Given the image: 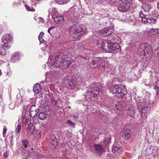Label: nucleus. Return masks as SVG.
Segmentation results:
<instances>
[{"instance_id":"obj_1","label":"nucleus","mask_w":159,"mask_h":159,"mask_svg":"<svg viewBox=\"0 0 159 159\" xmlns=\"http://www.w3.org/2000/svg\"><path fill=\"white\" fill-rule=\"evenodd\" d=\"M72 57L71 53L67 51L63 52H58L55 55V58L52 62L54 68L59 69H66L72 62V59L66 60V58L70 59Z\"/></svg>"},{"instance_id":"obj_42","label":"nucleus","mask_w":159,"mask_h":159,"mask_svg":"<svg viewBox=\"0 0 159 159\" xmlns=\"http://www.w3.org/2000/svg\"><path fill=\"white\" fill-rule=\"evenodd\" d=\"M25 7L26 9L29 11H35V9H34L33 8L30 7L27 5H25Z\"/></svg>"},{"instance_id":"obj_18","label":"nucleus","mask_w":159,"mask_h":159,"mask_svg":"<svg viewBox=\"0 0 159 159\" xmlns=\"http://www.w3.org/2000/svg\"><path fill=\"white\" fill-rule=\"evenodd\" d=\"M93 148L97 153H100L103 150L104 148L102 146L99 144H94Z\"/></svg>"},{"instance_id":"obj_59","label":"nucleus","mask_w":159,"mask_h":159,"mask_svg":"<svg viewBox=\"0 0 159 159\" xmlns=\"http://www.w3.org/2000/svg\"><path fill=\"white\" fill-rule=\"evenodd\" d=\"M137 106H138V108L139 109V107L138 105Z\"/></svg>"},{"instance_id":"obj_62","label":"nucleus","mask_w":159,"mask_h":159,"mask_svg":"<svg viewBox=\"0 0 159 159\" xmlns=\"http://www.w3.org/2000/svg\"><path fill=\"white\" fill-rule=\"evenodd\" d=\"M37 114H35V116H36L37 115Z\"/></svg>"},{"instance_id":"obj_21","label":"nucleus","mask_w":159,"mask_h":159,"mask_svg":"<svg viewBox=\"0 0 159 159\" xmlns=\"http://www.w3.org/2000/svg\"><path fill=\"white\" fill-rule=\"evenodd\" d=\"M112 50L110 51V52H112L114 51H117V52H119L120 51L121 49L120 46L118 44H114L113 43V45L112 46V47H111Z\"/></svg>"},{"instance_id":"obj_13","label":"nucleus","mask_w":159,"mask_h":159,"mask_svg":"<svg viewBox=\"0 0 159 159\" xmlns=\"http://www.w3.org/2000/svg\"><path fill=\"white\" fill-rule=\"evenodd\" d=\"M130 7L129 3H123L122 4L119 6L118 9L120 11H127Z\"/></svg>"},{"instance_id":"obj_32","label":"nucleus","mask_w":159,"mask_h":159,"mask_svg":"<svg viewBox=\"0 0 159 159\" xmlns=\"http://www.w3.org/2000/svg\"><path fill=\"white\" fill-rule=\"evenodd\" d=\"M55 1L60 4H63L68 2L70 0H55Z\"/></svg>"},{"instance_id":"obj_47","label":"nucleus","mask_w":159,"mask_h":159,"mask_svg":"<svg viewBox=\"0 0 159 159\" xmlns=\"http://www.w3.org/2000/svg\"><path fill=\"white\" fill-rule=\"evenodd\" d=\"M140 1H145L146 3H150L152 2H153L154 1L153 0H139Z\"/></svg>"},{"instance_id":"obj_10","label":"nucleus","mask_w":159,"mask_h":159,"mask_svg":"<svg viewBox=\"0 0 159 159\" xmlns=\"http://www.w3.org/2000/svg\"><path fill=\"white\" fill-rule=\"evenodd\" d=\"M118 95L119 97H120L121 98L124 97V96L127 93V91L125 87L121 84L118 85Z\"/></svg>"},{"instance_id":"obj_9","label":"nucleus","mask_w":159,"mask_h":159,"mask_svg":"<svg viewBox=\"0 0 159 159\" xmlns=\"http://www.w3.org/2000/svg\"><path fill=\"white\" fill-rule=\"evenodd\" d=\"M113 45L112 41L109 40H104L102 45V47L104 50L110 52L112 50L111 47Z\"/></svg>"},{"instance_id":"obj_49","label":"nucleus","mask_w":159,"mask_h":159,"mask_svg":"<svg viewBox=\"0 0 159 159\" xmlns=\"http://www.w3.org/2000/svg\"><path fill=\"white\" fill-rule=\"evenodd\" d=\"M9 156V153L8 152H6L4 154V156L5 158H7Z\"/></svg>"},{"instance_id":"obj_40","label":"nucleus","mask_w":159,"mask_h":159,"mask_svg":"<svg viewBox=\"0 0 159 159\" xmlns=\"http://www.w3.org/2000/svg\"><path fill=\"white\" fill-rule=\"evenodd\" d=\"M4 128L3 129V132H2V134L3 137H5V134L7 132V127L5 126H3Z\"/></svg>"},{"instance_id":"obj_58","label":"nucleus","mask_w":159,"mask_h":159,"mask_svg":"<svg viewBox=\"0 0 159 159\" xmlns=\"http://www.w3.org/2000/svg\"><path fill=\"white\" fill-rule=\"evenodd\" d=\"M1 74H2V72H1V70L0 69V76L1 75Z\"/></svg>"},{"instance_id":"obj_6","label":"nucleus","mask_w":159,"mask_h":159,"mask_svg":"<svg viewBox=\"0 0 159 159\" xmlns=\"http://www.w3.org/2000/svg\"><path fill=\"white\" fill-rule=\"evenodd\" d=\"M51 13L49 12L48 16L49 17ZM51 15L52 17L53 20L55 23L59 24H62L64 23V19L63 17L61 16L60 15H58L55 9H52Z\"/></svg>"},{"instance_id":"obj_44","label":"nucleus","mask_w":159,"mask_h":159,"mask_svg":"<svg viewBox=\"0 0 159 159\" xmlns=\"http://www.w3.org/2000/svg\"><path fill=\"white\" fill-rule=\"evenodd\" d=\"M141 20L142 22H143L144 23H147L148 22V18L146 17V16L143 18L141 19Z\"/></svg>"},{"instance_id":"obj_7","label":"nucleus","mask_w":159,"mask_h":159,"mask_svg":"<svg viewBox=\"0 0 159 159\" xmlns=\"http://www.w3.org/2000/svg\"><path fill=\"white\" fill-rule=\"evenodd\" d=\"M84 44L83 43H80L78 45V49H80L81 50H82L83 52V53L82 52L81 54L79 55V58L81 59L82 61H85V60L87 61L89 57V55L87 54L84 53V52H86L84 51V50L86 51V47L87 46Z\"/></svg>"},{"instance_id":"obj_37","label":"nucleus","mask_w":159,"mask_h":159,"mask_svg":"<svg viewBox=\"0 0 159 159\" xmlns=\"http://www.w3.org/2000/svg\"><path fill=\"white\" fill-rule=\"evenodd\" d=\"M54 28V27H50L48 30V32L50 34V35H52V34H53L54 30L53 29Z\"/></svg>"},{"instance_id":"obj_15","label":"nucleus","mask_w":159,"mask_h":159,"mask_svg":"<svg viewBox=\"0 0 159 159\" xmlns=\"http://www.w3.org/2000/svg\"><path fill=\"white\" fill-rule=\"evenodd\" d=\"M23 120V127L25 129H27L28 128L30 127V121L28 119L24 118V119H22L21 120V121Z\"/></svg>"},{"instance_id":"obj_51","label":"nucleus","mask_w":159,"mask_h":159,"mask_svg":"<svg viewBox=\"0 0 159 159\" xmlns=\"http://www.w3.org/2000/svg\"><path fill=\"white\" fill-rule=\"evenodd\" d=\"M38 19L39 20V21L40 22H43L44 21V20L42 17H39L38 18Z\"/></svg>"},{"instance_id":"obj_5","label":"nucleus","mask_w":159,"mask_h":159,"mask_svg":"<svg viewBox=\"0 0 159 159\" xmlns=\"http://www.w3.org/2000/svg\"><path fill=\"white\" fill-rule=\"evenodd\" d=\"M72 76L69 75L66 76L64 80V83L69 89H74L78 87V85L75 81H73Z\"/></svg>"},{"instance_id":"obj_8","label":"nucleus","mask_w":159,"mask_h":159,"mask_svg":"<svg viewBox=\"0 0 159 159\" xmlns=\"http://www.w3.org/2000/svg\"><path fill=\"white\" fill-rule=\"evenodd\" d=\"M114 32L113 27H107L100 30L99 34L102 37H106L110 35Z\"/></svg>"},{"instance_id":"obj_53","label":"nucleus","mask_w":159,"mask_h":159,"mask_svg":"<svg viewBox=\"0 0 159 159\" xmlns=\"http://www.w3.org/2000/svg\"><path fill=\"white\" fill-rule=\"evenodd\" d=\"M7 75H8V76L10 77L11 75V73H7Z\"/></svg>"},{"instance_id":"obj_38","label":"nucleus","mask_w":159,"mask_h":159,"mask_svg":"<svg viewBox=\"0 0 159 159\" xmlns=\"http://www.w3.org/2000/svg\"><path fill=\"white\" fill-rule=\"evenodd\" d=\"M111 143V138L109 137L108 138L106 139L105 141L103 142V143L106 145H108Z\"/></svg>"},{"instance_id":"obj_24","label":"nucleus","mask_w":159,"mask_h":159,"mask_svg":"<svg viewBox=\"0 0 159 159\" xmlns=\"http://www.w3.org/2000/svg\"><path fill=\"white\" fill-rule=\"evenodd\" d=\"M96 60L98 64V66L101 68L102 65H104L105 63L104 62V60L100 57H97L96 58Z\"/></svg>"},{"instance_id":"obj_26","label":"nucleus","mask_w":159,"mask_h":159,"mask_svg":"<svg viewBox=\"0 0 159 159\" xmlns=\"http://www.w3.org/2000/svg\"><path fill=\"white\" fill-rule=\"evenodd\" d=\"M19 53L18 52H15L11 58V61L13 63L15 62L16 61H17L19 59Z\"/></svg>"},{"instance_id":"obj_50","label":"nucleus","mask_w":159,"mask_h":159,"mask_svg":"<svg viewBox=\"0 0 159 159\" xmlns=\"http://www.w3.org/2000/svg\"><path fill=\"white\" fill-rule=\"evenodd\" d=\"M139 16L141 19L145 17V16L142 13H141L139 14Z\"/></svg>"},{"instance_id":"obj_57","label":"nucleus","mask_w":159,"mask_h":159,"mask_svg":"<svg viewBox=\"0 0 159 159\" xmlns=\"http://www.w3.org/2000/svg\"><path fill=\"white\" fill-rule=\"evenodd\" d=\"M43 67L44 68H45V67H46V65H44V66H43Z\"/></svg>"},{"instance_id":"obj_56","label":"nucleus","mask_w":159,"mask_h":159,"mask_svg":"<svg viewBox=\"0 0 159 159\" xmlns=\"http://www.w3.org/2000/svg\"><path fill=\"white\" fill-rule=\"evenodd\" d=\"M157 7L158 9L159 10V2L157 3Z\"/></svg>"},{"instance_id":"obj_4","label":"nucleus","mask_w":159,"mask_h":159,"mask_svg":"<svg viewBox=\"0 0 159 159\" xmlns=\"http://www.w3.org/2000/svg\"><path fill=\"white\" fill-rule=\"evenodd\" d=\"M140 48L143 50L140 52V56L145 57L146 58L148 57L146 56L152 53V47L149 44L146 43H143L140 46Z\"/></svg>"},{"instance_id":"obj_23","label":"nucleus","mask_w":159,"mask_h":159,"mask_svg":"<svg viewBox=\"0 0 159 159\" xmlns=\"http://www.w3.org/2000/svg\"><path fill=\"white\" fill-rule=\"evenodd\" d=\"M123 151V148L118 147H113L112 148V151L113 153H120Z\"/></svg>"},{"instance_id":"obj_35","label":"nucleus","mask_w":159,"mask_h":159,"mask_svg":"<svg viewBox=\"0 0 159 159\" xmlns=\"http://www.w3.org/2000/svg\"><path fill=\"white\" fill-rule=\"evenodd\" d=\"M28 129H29L28 131V133L31 135H33L35 131L34 128L33 127L31 126V127H30Z\"/></svg>"},{"instance_id":"obj_12","label":"nucleus","mask_w":159,"mask_h":159,"mask_svg":"<svg viewBox=\"0 0 159 159\" xmlns=\"http://www.w3.org/2000/svg\"><path fill=\"white\" fill-rule=\"evenodd\" d=\"M112 66L111 65H109L107 63H104L102 65V66H101L100 69L102 72H103L107 73L109 71L111 72L110 71Z\"/></svg>"},{"instance_id":"obj_36","label":"nucleus","mask_w":159,"mask_h":159,"mask_svg":"<svg viewBox=\"0 0 159 159\" xmlns=\"http://www.w3.org/2000/svg\"><path fill=\"white\" fill-rule=\"evenodd\" d=\"M44 35V33L43 32L40 33L39 35L38 39L40 43H43L44 41V40L42 39V37Z\"/></svg>"},{"instance_id":"obj_16","label":"nucleus","mask_w":159,"mask_h":159,"mask_svg":"<svg viewBox=\"0 0 159 159\" xmlns=\"http://www.w3.org/2000/svg\"><path fill=\"white\" fill-rule=\"evenodd\" d=\"M142 7L146 12H148L151 8V4L149 3H145L143 4Z\"/></svg>"},{"instance_id":"obj_41","label":"nucleus","mask_w":159,"mask_h":159,"mask_svg":"<svg viewBox=\"0 0 159 159\" xmlns=\"http://www.w3.org/2000/svg\"><path fill=\"white\" fill-rule=\"evenodd\" d=\"M67 123L68 125H71L73 127V128H75V124L72 122L71 120H68L67 121Z\"/></svg>"},{"instance_id":"obj_3","label":"nucleus","mask_w":159,"mask_h":159,"mask_svg":"<svg viewBox=\"0 0 159 159\" xmlns=\"http://www.w3.org/2000/svg\"><path fill=\"white\" fill-rule=\"evenodd\" d=\"M90 87L85 95L87 100H93L97 98L98 96H100L102 94L101 89L97 87H93V84L91 85Z\"/></svg>"},{"instance_id":"obj_2","label":"nucleus","mask_w":159,"mask_h":159,"mask_svg":"<svg viewBox=\"0 0 159 159\" xmlns=\"http://www.w3.org/2000/svg\"><path fill=\"white\" fill-rule=\"evenodd\" d=\"M86 33V30L83 25L78 23L73 22L69 29V33L71 37L75 39L80 38Z\"/></svg>"},{"instance_id":"obj_25","label":"nucleus","mask_w":159,"mask_h":159,"mask_svg":"<svg viewBox=\"0 0 159 159\" xmlns=\"http://www.w3.org/2000/svg\"><path fill=\"white\" fill-rule=\"evenodd\" d=\"M31 153L28 150L25 151L22 155V159H28L30 157Z\"/></svg>"},{"instance_id":"obj_29","label":"nucleus","mask_w":159,"mask_h":159,"mask_svg":"<svg viewBox=\"0 0 159 159\" xmlns=\"http://www.w3.org/2000/svg\"><path fill=\"white\" fill-rule=\"evenodd\" d=\"M111 90L113 94H118V92H119L118 90V85L111 87Z\"/></svg>"},{"instance_id":"obj_28","label":"nucleus","mask_w":159,"mask_h":159,"mask_svg":"<svg viewBox=\"0 0 159 159\" xmlns=\"http://www.w3.org/2000/svg\"><path fill=\"white\" fill-rule=\"evenodd\" d=\"M157 20L156 19L152 18L151 17L148 18V23L153 25H155L157 23Z\"/></svg>"},{"instance_id":"obj_14","label":"nucleus","mask_w":159,"mask_h":159,"mask_svg":"<svg viewBox=\"0 0 159 159\" xmlns=\"http://www.w3.org/2000/svg\"><path fill=\"white\" fill-rule=\"evenodd\" d=\"M131 133L130 129H127L125 130L123 132V137L125 139H127L131 136Z\"/></svg>"},{"instance_id":"obj_17","label":"nucleus","mask_w":159,"mask_h":159,"mask_svg":"<svg viewBox=\"0 0 159 159\" xmlns=\"http://www.w3.org/2000/svg\"><path fill=\"white\" fill-rule=\"evenodd\" d=\"M58 144L57 139L54 135L51 136V146L52 147L55 148Z\"/></svg>"},{"instance_id":"obj_34","label":"nucleus","mask_w":159,"mask_h":159,"mask_svg":"<svg viewBox=\"0 0 159 159\" xmlns=\"http://www.w3.org/2000/svg\"><path fill=\"white\" fill-rule=\"evenodd\" d=\"M21 0H16L13 3V7L18 6L21 3Z\"/></svg>"},{"instance_id":"obj_20","label":"nucleus","mask_w":159,"mask_h":159,"mask_svg":"<svg viewBox=\"0 0 159 159\" xmlns=\"http://www.w3.org/2000/svg\"><path fill=\"white\" fill-rule=\"evenodd\" d=\"M41 89L40 85L38 84L34 85L33 88V91L35 93H37L40 92Z\"/></svg>"},{"instance_id":"obj_61","label":"nucleus","mask_w":159,"mask_h":159,"mask_svg":"<svg viewBox=\"0 0 159 159\" xmlns=\"http://www.w3.org/2000/svg\"><path fill=\"white\" fill-rule=\"evenodd\" d=\"M25 109H26L25 108H24V109H23V110H25Z\"/></svg>"},{"instance_id":"obj_52","label":"nucleus","mask_w":159,"mask_h":159,"mask_svg":"<svg viewBox=\"0 0 159 159\" xmlns=\"http://www.w3.org/2000/svg\"><path fill=\"white\" fill-rule=\"evenodd\" d=\"M155 54H157V55L159 57V52H156V51H155Z\"/></svg>"},{"instance_id":"obj_54","label":"nucleus","mask_w":159,"mask_h":159,"mask_svg":"<svg viewBox=\"0 0 159 159\" xmlns=\"http://www.w3.org/2000/svg\"><path fill=\"white\" fill-rule=\"evenodd\" d=\"M156 94L157 96L159 95V90H157L156 92Z\"/></svg>"},{"instance_id":"obj_31","label":"nucleus","mask_w":159,"mask_h":159,"mask_svg":"<svg viewBox=\"0 0 159 159\" xmlns=\"http://www.w3.org/2000/svg\"><path fill=\"white\" fill-rule=\"evenodd\" d=\"M22 145L25 148H26L29 143V141L27 139H25L21 141Z\"/></svg>"},{"instance_id":"obj_45","label":"nucleus","mask_w":159,"mask_h":159,"mask_svg":"<svg viewBox=\"0 0 159 159\" xmlns=\"http://www.w3.org/2000/svg\"><path fill=\"white\" fill-rule=\"evenodd\" d=\"M120 1L122 2L123 3H129L132 0H120Z\"/></svg>"},{"instance_id":"obj_27","label":"nucleus","mask_w":159,"mask_h":159,"mask_svg":"<svg viewBox=\"0 0 159 159\" xmlns=\"http://www.w3.org/2000/svg\"><path fill=\"white\" fill-rule=\"evenodd\" d=\"M89 66L91 68H95L98 66L96 58L92 60L89 63Z\"/></svg>"},{"instance_id":"obj_11","label":"nucleus","mask_w":159,"mask_h":159,"mask_svg":"<svg viewBox=\"0 0 159 159\" xmlns=\"http://www.w3.org/2000/svg\"><path fill=\"white\" fill-rule=\"evenodd\" d=\"M2 41L4 44H8L13 40V38L10 34L4 35L2 37Z\"/></svg>"},{"instance_id":"obj_43","label":"nucleus","mask_w":159,"mask_h":159,"mask_svg":"<svg viewBox=\"0 0 159 159\" xmlns=\"http://www.w3.org/2000/svg\"><path fill=\"white\" fill-rule=\"evenodd\" d=\"M154 89L159 90V80H157L156 81V85L155 86Z\"/></svg>"},{"instance_id":"obj_46","label":"nucleus","mask_w":159,"mask_h":159,"mask_svg":"<svg viewBox=\"0 0 159 159\" xmlns=\"http://www.w3.org/2000/svg\"><path fill=\"white\" fill-rule=\"evenodd\" d=\"M120 105V104L119 103H118L117 104H116L115 105V106L116 107V108L119 110H120V108H122V106L121 105H120V107H119V106Z\"/></svg>"},{"instance_id":"obj_33","label":"nucleus","mask_w":159,"mask_h":159,"mask_svg":"<svg viewBox=\"0 0 159 159\" xmlns=\"http://www.w3.org/2000/svg\"><path fill=\"white\" fill-rule=\"evenodd\" d=\"M34 137L36 138H40L41 136V133L39 131L36 130L35 131Z\"/></svg>"},{"instance_id":"obj_60","label":"nucleus","mask_w":159,"mask_h":159,"mask_svg":"<svg viewBox=\"0 0 159 159\" xmlns=\"http://www.w3.org/2000/svg\"><path fill=\"white\" fill-rule=\"evenodd\" d=\"M39 111V110L38 109H37V111ZM35 111H36V112L37 111L36 110H35Z\"/></svg>"},{"instance_id":"obj_48","label":"nucleus","mask_w":159,"mask_h":159,"mask_svg":"<svg viewBox=\"0 0 159 159\" xmlns=\"http://www.w3.org/2000/svg\"><path fill=\"white\" fill-rule=\"evenodd\" d=\"M130 18L129 19L128 18V19L127 20L129 21V22H132V21H133L134 20H133V19L132 18H133V16H130Z\"/></svg>"},{"instance_id":"obj_39","label":"nucleus","mask_w":159,"mask_h":159,"mask_svg":"<svg viewBox=\"0 0 159 159\" xmlns=\"http://www.w3.org/2000/svg\"><path fill=\"white\" fill-rule=\"evenodd\" d=\"M21 129V125H18L16 128L15 131L17 133H19Z\"/></svg>"},{"instance_id":"obj_19","label":"nucleus","mask_w":159,"mask_h":159,"mask_svg":"<svg viewBox=\"0 0 159 159\" xmlns=\"http://www.w3.org/2000/svg\"><path fill=\"white\" fill-rule=\"evenodd\" d=\"M7 45L3 44L0 46V55L4 56L6 54L5 48L8 47Z\"/></svg>"},{"instance_id":"obj_30","label":"nucleus","mask_w":159,"mask_h":159,"mask_svg":"<svg viewBox=\"0 0 159 159\" xmlns=\"http://www.w3.org/2000/svg\"><path fill=\"white\" fill-rule=\"evenodd\" d=\"M47 116L45 113L43 112H40L38 118L41 120H43L46 118Z\"/></svg>"},{"instance_id":"obj_22","label":"nucleus","mask_w":159,"mask_h":159,"mask_svg":"<svg viewBox=\"0 0 159 159\" xmlns=\"http://www.w3.org/2000/svg\"><path fill=\"white\" fill-rule=\"evenodd\" d=\"M150 107H144L143 108L141 111V115L144 113V116H147L148 114L150 112Z\"/></svg>"},{"instance_id":"obj_55","label":"nucleus","mask_w":159,"mask_h":159,"mask_svg":"<svg viewBox=\"0 0 159 159\" xmlns=\"http://www.w3.org/2000/svg\"><path fill=\"white\" fill-rule=\"evenodd\" d=\"M155 51H156V52H159V47L157 48L156 50Z\"/></svg>"}]
</instances>
